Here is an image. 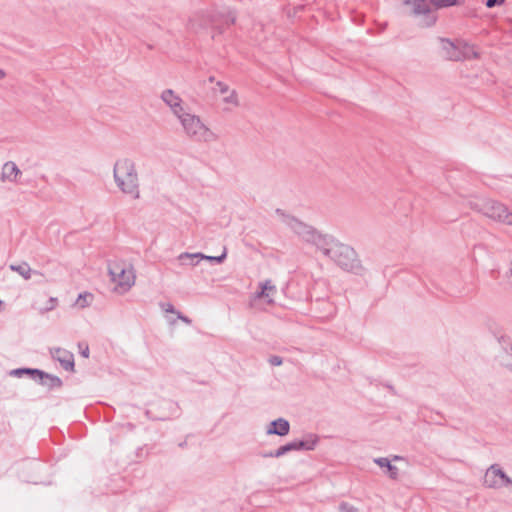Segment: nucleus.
<instances>
[{
  "label": "nucleus",
  "mask_w": 512,
  "mask_h": 512,
  "mask_svg": "<svg viewBox=\"0 0 512 512\" xmlns=\"http://www.w3.org/2000/svg\"><path fill=\"white\" fill-rule=\"evenodd\" d=\"M177 317L184 323L191 324V319H189L187 316L182 315L180 312H177Z\"/></svg>",
  "instance_id": "34"
},
{
  "label": "nucleus",
  "mask_w": 512,
  "mask_h": 512,
  "mask_svg": "<svg viewBox=\"0 0 512 512\" xmlns=\"http://www.w3.org/2000/svg\"><path fill=\"white\" fill-rule=\"evenodd\" d=\"M41 370L37 368H18L11 371V375L16 377H22L23 375H29L32 379H37V374H40Z\"/></svg>",
  "instance_id": "21"
},
{
  "label": "nucleus",
  "mask_w": 512,
  "mask_h": 512,
  "mask_svg": "<svg viewBox=\"0 0 512 512\" xmlns=\"http://www.w3.org/2000/svg\"><path fill=\"white\" fill-rule=\"evenodd\" d=\"M42 462L39 458H33V459H25L22 461V467L23 468H34L39 469L41 468Z\"/></svg>",
  "instance_id": "23"
},
{
  "label": "nucleus",
  "mask_w": 512,
  "mask_h": 512,
  "mask_svg": "<svg viewBox=\"0 0 512 512\" xmlns=\"http://www.w3.org/2000/svg\"><path fill=\"white\" fill-rule=\"evenodd\" d=\"M78 347L80 349V354L84 357V358H88L89 357V347L87 344H84V343H79L78 344Z\"/></svg>",
  "instance_id": "29"
},
{
  "label": "nucleus",
  "mask_w": 512,
  "mask_h": 512,
  "mask_svg": "<svg viewBox=\"0 0 512 512\" xmlns=\"http://www.w3.org/2000/svg\"><path fill=\"white\" fill-rule=\"evenodd\" d=\"M91 298L92 295L90 293H84V294H80L78 296V299L76 301V304L81 307V308H84L88 305V302H87V298Z\"/></svg>",
  "instance_id": "26"
},
{
  "label": "nucleus",
  "mask_w": 512,
  "mask_h": 512,
  "mask_svg": "<svg viewBox=\"0 0 512 512\" xmlns=\"http://www.w3.org/2000/svg\"><path fill=\"white\" fill-rule=\"evenodd\" d=\"M20 174H21V171L18 168V166L14 162L8 161L3 165L2 172H1V180L16 182L17 176Z\"/></svg>",
  "instance_id": "17"
},
{
  "label": "nucleus",
  "mask_w": 512,
  "mask_h": 512,
  "mask_svg": "<svg viewBox=\"0 0 512 512\" xmlns=\"http://www.w3.org/2000/svg\"><path fill=\"white\" fill-rule=\"evenodd\" d=\"M290 450H271L270 452H267V453H262L261 456L263 458H267V457H281L283 455H285L287 452H289Z\"/></svg>",
  "instance_id": "25"
},
{
  "label": "nucleus",
  "mask_w": 512,
  "mask_h": 512,
  "mask_svg": "<svg viewBox=\"0 0 512 512\" xmlns=\"http://www.w3.org/2000/svg\"><path fill=\"white\" fill-rule=\"evenodd\" d=\"M290 424L284 418H278L270 422L267 428V434H275L278 436H284L289 433Z\"/></svg>",
  "instance_id": "16"
},
{
  "label": "nucleus",
  "mask_w": 512,
  "mask_h": 512,
  "mask_svg": "<svg viewBox=\"0 0 512 512\" xmlns=\"http://www.w3.org/2000/svg\"><path fill=\"white\" fill-rule=\"evenodd\" d=\"M113 178L118 189L133 199L140 198V181L136 163L130 158L118 159L113 167Z\"/></svg>",
  "instance_id": "2"
},
{
  "label": "nucleus",
  "mask_w": 512,
  "mask_h": 512,
  "mask_svg": "<svg viewBox=\"0 0 512 512\" xmlns=\"http://www.w3.org/2000/svg\"><path fill=\"white\" fill-rule=\"evenodd\" d=\"M162 308L167 313H173V314L176 313L177 314V312H178L175 310L174 306L171 303H166V304L162 305Z\"/></svg>",
  "instance_id": "33"
},
{
  "label": "nucleus",
  "mask_w": 512,
  "mask_h": 512,
  "mask_svg": "<svg viewBox=\"0 0 512 512\" xmlns=\"http://www.w3.org/2000/svg\"><path fill=\"white\" fill-rule=\"evenodd\" d=\"M324 243L320 251L341 269L354 273H358L362 269L361 262L353 247L341 243L330 235Z\"/></svg>",
  "instance_id": "1"
},
{
  "label": "nucleus",
  "mask_w": 512,
  "mask_h": 512,
  "mask_svg": "<svg viewBox=\"0 0 512 512\" xmlns=\"http://www.w3.org/2000/svg\"><path fill=\"white\" fill-rule=\"evenodd\" d=\"M509 274H510V277L512 278V263H511V267L509 269Z\"/></svg>",
  "instance_id": "37"
},
{
  "label": "nucleus",
  "mask_w": 512,
  "mask_h": 512,
  "mask_svg": "<svg viewBox=\"0 0 512 512\" xmlns=\"http://www.w3.org/2000/svg\"><path fill=\"white\" fill-rule=\"evenodd\" d=\"M504 2V0H486L485 5L487 8H493L497 5H500Z\"/></svg>",
  "instance_id": "32"
},
{
  "label": "nucleus",
  "mask_w": 512,
  "mask_h": 512,
  "mask_svg": "<svg viewBox=\"0 0 512 512\" xmlns=\"http://www.w3.org/2000/svg\"><path fill=\"white\" fill-rule=\"evenodd\" d=\"M284 221L287 226L302 240L315 245L318 250H320L322 245L325 244L324 242L326 241L328 235L321 234L313 226L308 225L291 216H286Z\"/></svg>",
  "instance_id": "6"
},
{
  "label": "nucleus",
  "mask_w": 512,
  "mask_h": 512,
  "mask_svg": "<svg viewBox=\"0 0 512 512\" xmlns=\"http://www.w3.org/2000/svg\"><path fill=\"white\" fill-rule=\"evenodd\" d=\"M206 12L215 15L216 24H211V28L217 30L219 33L223 32L225 26L232 25L236 21V17L231 11H228L227 13H222L216 10Z\"/></svg>",
  "instance_id": "15"
},
{
  "label": "nucleus",
  "mask_w": 512,
  "mask_h": 512,
  "mask_svg": "<svg viewBox=\"0 0 512 512\" xmlns=\"http://www.w3.org/2000/svg\"><path fill=\"white\" fill-rule=\"evenodd\" d=\"M216 86L218 87L221 94H226L229 92V86L222 81H217Z\"/></svg>",
  "instance_id": "30"
},
{
  "label": "nucleus",
  "mask_w": 512,
  "mask_h": 512,
  "mask_svg": "<svg viewBox=\"0 0 512 512\" xmlns=\"http://www.w3.org/2000/svg\"><path fill=\"white\" fill-rule=\"evenodd\" d=\"M405 5L412 7L414 16H422L420 25L422 27H431L437 21V15L432 11L435 9L446 8L458 4V0H405Z\"/></svg>",
  "instance_id": "4"
},
{
  "label": "nucleus",
  "mask_w": 512,
  "mask_h": 512,
  "mask_svg": "<svg viewBox=\"0 0 512 512\" xmlns=\"http://www.w3.org/2000/svg\"><path fill=\"white\" fill-rule=\"evenodd\" d=\"M36 381L49 389L60 388L62 386V380L58 376L46 373L42 370L40 374H37Z\"/></svg>",
  "instance_id": "19"
},
{
  "label": "nucleus",
  "mask_w": 512,
  "mask_h": 512,
  "mask_svg": "<svg viewBox=\"0 0 512 512\" xmlns=\"http://www.w3.org/2000/svg\"><path fill=\"white\" fill-rule=\"evenodd\" d=\"M48 303H49V305L45 308V311L53 310L57 306L58 300H57V298L50 297Z\"/></svg>",
  "instance_id": "31"
},
{
  "label": "nucleus",
  "mask_w": 512,
  "mask_h": 512,
  "mask_svg": "<svg viewBox=\"0 0 512 512\" xmlns=\"http://www.w3.org/2000/svg\"><path fill=\"white\" fill-rule=\"evenodd\" d=\"M484 485L493 489H498L504 486L512 487V479L498 464H492L486 471Z\"/></svg>",
  "instance_id": "8"
},
{
  "label": "nucleus",
  "mask_w": 512,
  "mask_h": 512,
  "mask_svg": "<svg viewBox=\"0 0 512 512\" xmlns=\"http://www.w3.org/2000/svg\"><path fill=\"white\" fill-rule=\"evenodd\" d=\"M223 101L234 106H238V97L235 90L230 91L229 95L223 98Z\"/></svg>",
  "instance_id": "24"
},
{
  "label": "nucleus",
  "mask_w": 512,
  "mask_h": 512,
  "mask_svg": "<svg viewBox=\"0 0 512 512\" xmlns=\"http://www.w3.org/2000/svg\"><path fill=\"white\" fill-rule=\"evenodd\" d=\"M226 258V250L220 255V256H206L202 253H181L178 256V259L181 261L182 264H189V265H196L199 263V260L206 259L211 262L216 263H222L224 259Z\"/></svg>",
  "instance_id": "13"
},
{
  "label": "nucleus",
  "mask_w": 512,
  "mask_h": 512,
  "mask_svg": "<svg viewBox=\"0 0 512 512\" xmlns=\"http://www.w3.org/2000/svg\"><path fill=\"white\" fill-rule=\"evenodd\" d=\"M108 273L111 281L116 284V290L125 293L135 284V271L131 264L123 261H110Z\"/></svg>",
  "instance_id": "5"
},
{
  "label": "nucleus",
  "mask_w": 512,
  "mask_h": 512,
  "mask_svg": "<svg viewBox=\"0 0 512 512\" xmlns=\"http://www.w3.org/2000/svg\"><path fill=\"white\" fill-rule=\"evenodd\" d=\"M211 24H216L215 15L206 11H200L189 19L188 27L191 31L199 33L204 29L211 28Z\"/></svg>",
  "instance_id": "11"
},
{
  "label": "nucleus",
  "mask_w": 512,
  "mask_h": 512,
  "mask_svg": "<svg viewBox=\"0 0 512 512\" xmlns=\"http://www.w3.org/2000/svg\"><path fill=\"white\" fill-rule=\"evenodd\" d=\"M26 481L27 482H32V483H35V484L38 483V481H37V479L35 477H31L30 479H27Z\"/></svg>",
  "instance_id": "35"
},
{
  "label": "nucleus",
  "mask_w": 512,
  "mask_h": 512,
  "mask_svg": "<svg viewBox=\"0 0 512 512\" xmlns=\"http://www.w3.org/2000/svg\"><path fill=\"white\" fill-rule=\"evenodd\" d=\"M209 81L213 82L214 81V77L213 76L209 77Z\"/></svg>",
  "instance_id": "38"
},
{
  "label": "nucleus",
  "mask_w": 512,
  "mask_h": 512,
  "mask_svg": "<svg viewBox=\"0 0 512 512\" xmlns=\"http://www.w3.org/2000/svg\"><path fill=\"white\" fill-rule=\"evenodd\" d=\"M476 207L484 216L506 225H512V212L503 203L487 199L476 204Z\"/></svg>",
  "instance_id": "7"
},
{
  "label": "nucleus",
  "mask_w": 512,
  "mask_h": 512,
  "mask_svg": "<svg viewBox=\"0 0 512 512\" xmlns=\"http://www.w3.org/2000/svg\"><path fill=\"white\" fill-rule=\"evenodd\" d=\"M392 462H402L407 464V460L399 455H392L390 457H378L374 459V463H376L382 469L385 475H387L392 480H397L399 477V467L392 464Z\"/></svg>",
  "instance_id": "10"
},
{
  "label": "nucleus",
  "mask_w": 512,
  "mask_h": 512,
  "mask_svg": "<svg viewBox=\"0 0 512 512\" xmlns=\"http://www.w3.org/2000/svg\"><path fill=\"white\" fill-rule=\"evenodd\" d=\"M50 352L52 358L58 361L64 370L74 371V355L71 352L59 347L51 349Z\"/></svg>",
  "instance_id": "14"
},
{
  "label": "nucleus",
  "mask_w": 512,
  "mask_h": 512,
  "mask_svg": "<svg viewBox=\"0 0 512 512\" xmlns=\"http://www.w3.org/2000/svg\"><path fill=\"white\" fill-rule=\"evenodd\" d=\"M268 362H269L272 366H280V365H282V363H283V359H282V357H280V356L273 355V356H271V357L268 359Z\"/></svg>",
  "instance_id": "28"
},
{
  "label": "nucleus",
  "mask_w": 512,
  "mask_h": 512,
  "mask_svg": "<svg viewBox=\"0 0 512 512\" xmlns=\"http://www.w3.org/2000/svg\"><path fill=\"white\" fill-rule=\"evenodd\" d=\"M182 130L187 138L200 143H210L218 140L214 133L198 115L185 111L177 117Z\"/></svg>",
  "instance_id": "3"
},
{
  "label": "nucleus",
  "mask_w": 512,
  "mask_h": 512,
  "mask_svg": "<svg viewBox=\"0 0 512 512\" xmlns=\"http://www.w3.org/2000/svg\"><path fill=\"white\" fill-rule=\"evenodd\" d=\"M6 73L4 70L0 69V79H3L5 77Z\"/></svg>",
  "instance_id": "36"
},
{
  "label": "nucleus",
  "mask_w": 512,
  "mask_h": 512,
  "mask_svg": "<svg viewBox=\"0 0 512 512\" xmlns=\"http://www.w3.org/2000/svg\"><path fill=\"white\" fill-rule=\"evenodd\" d=\"M161 99L171 109L176 118L186 111L183 107V100L172 89H165L161 93Z\"/></svg>",
  "instance_id": "12"
},
{
  "label": "nucleus",
  "mask_w": 512,
  "mask_h": 512,
  "mask_svg": "<svg viewBox=\"0 0 512 512\" xmlns=\"http://www.w3.org/2000/svg\"><path fill=\"white\" fill-rule=\"evenodd\" d=\"M276 288L271 284V281L267 280L261 283V291L258 293V297H268L270 291H275Z\"/></svg>",
  "instance_id": "22"
},
{
  "label": "nucleus",
  "mask_w": 512,
  "mask_h": 512,
  "mask_svg": "<svg viewBox=\"0 0 512 512\" xmlns=\"http://www.w3.org/2000/svg\"><path fill=\"white\" fill-rule=\"evenodd\" d=\"M9 269L13 272L18 273L25 280L31 279L33 275L43 276L41 272L33 270L27 262H22L20 264H11L9 265Z\"/></svg>",
  "instance_id": "18"
},
{
  "label": "nucleus",
  "mask_w": 512,
  "mask_h": 512,
  "mask_svg": "<svg viewBox=\"0 0 512 512\" xmlns=\"http://www.w3.org/2000/svg\"><path fill=\"white\" fill-rule=\"evenodd\" d=\"M339 512H358V509L347 502H341L339 505Z\"/></svg>",
  "instance_id": "27"
},
{
  "label": "nucleus",
  "mask_w": 512,
  "mask_h": 512,
  "mask_svg": "<svg viewBox=\"0 0 512 512\" xmlns=\"http://www.w3.org/2000/svg\"><path fill=\"white\" fill-rule=\"evenodd\" d=\"M330 439L328 436H319L315 433H306L301 439L294 440L287 443L279 448H313L317 445H327V441Z\"/></svg>",
  "instance_id": "9"
},
{
  "label": "nucleus",
  "mask_w": 512,
  "mask_h": 512,
  "mask_svg": "<svg viewBox=\"0 0 512 512\" xmlns=\"http://www.w3.org/2000/svg\"><path fill=\"white\" fill-rule=\"evenodd\" d=\"M443 43V50L445 51L446 58L453 61L461 59L460 52L454 43L449 39H441Z\"/></svg>",
  "instance_id": "20"
}]
</instances>
